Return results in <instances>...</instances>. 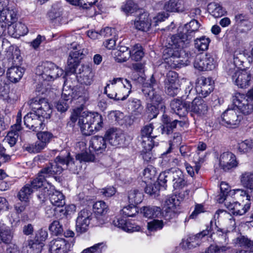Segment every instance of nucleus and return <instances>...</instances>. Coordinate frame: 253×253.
<instances>
[{
  "mask_svg": "<svg viewBox=\"0 0 253 253\" xmlns=\"http://www.w3.org/2000/svg\"><path fill=\"white\" fill-rule=\"evenodd\" d=\"M1 46L2 49H7L8 47V59L10 60L8 62L9 67L6 73L7 77L11 82L17 83L21 79L25 72L24 69L20 66L22 61L20 50L17 47L11 45L8 41L5 39L2 40Z\"/></svg>",
  "mask_w": 253,
  "mask_h": 253,
  "instance_id": "1",
  "label": "nucleus"
},
{
  "mask_svg": "<svg viewBox=\"0 0 253 253\" xmlns=\"http://www.w3.org/2000/svg\"><path fill=\"white\" fill-rule=\"evenodd\" d=\"M107 84L104 92L108 97L115 100L126 99L131 92L132 85L129 81L122 78H114Z\"/></svg>",
  "mask_w": 253,
  "mask_h": 253,
  "instance_id": "2",
  "label": "nucleus"
},
{
  "mask_svg": "<svg viewBox=\"0 0 253 253\" xmlns=\"http://www.w3.org/2000/svg\"><path fill=\"white\" fill-rule=\"evenodd\" d=\"M78 124L84 135H90L102 127V117L98 113L86 115L84 113L79 118Z\"/></svg>",
  "mask_w": 253,
  "mask_h": 253,
  "instance_id": "3",
  "label": "nucleus"
},
{
  "mask_svg": "<svg viewBox=\"0 0 253 253\" xmlns=\"http://www.w3.org/2000/svg\"><path fill=\"white\" fill-rule=\"evenodd\" d=\"M104 223V220L101 217H94L91 211L87 209H83L78 214L76 219V230L77 233L81 234L86 232L89 225L100 226Z\"/></svg>",
  "mask_w": 253,
  "mask_h": 253,
  "instance_id": "4",
  "label": "nucleus"
},
{
  "mask_svg": "<svg viewBox=\"0 0 253 253\" xmlns=\"http://www.w3.org/2000/svg\"><path fill=\"white\" fill-rule=\"evenodd\" d=\"M142 91L149 103L160 106L161 109L163 111H165V106L163 104L161 91L158 88L156 81L153 76L149 82L143 84Z\"/></svg>",
  "mask_w": 253,
  "mask_h": 253,
  "instance_id": "5",
  "label": "nucleus"
},
{
  "mask_svg": "<svg viewBox=\"0 0 253 253\" xmlns=\"http://www.w3.org/2000/svg\"><path fill=\"white\" fill-rule=\"evenodd\" d=\"M63 70L52 62L46 61L38 66L36 70L37 75L42 77L43 80L50 81L63 74Z\"/></svg>",
  "mask_w": 253,
  "mask_h": 253,
  "instance_id": "6",
  "label": "nucleus"
},
{
  "mask_svg": "<svg viewBox=\"0 0 253 253\" xmlns=\"http://www.w3.org/2000/svg\"><path fill=\"white\" fill-rule=\"evenodd\" d=\"M73 50L70 52L66 68L67 73H74L79 64V60L84 58L86 53V50L81 48L77 43L71 44Z\"/></svg>",
  "mask_w": 253,
  "mask_h": 253,
  "instance_id": "7",
  "label": "nucleus"
},
{
  "mask_svg": "<svg viewBox=\"0 0 253 253\" xmlns=\"http://www.w3.org/2000/svg\"><path fill=\"white\" fill-rule=\"evenodd\" d=\"M180 54L181 52L178 50L166 48L163 51V58L171 68H181L187 65L189 62L187 60L181 59Z\"/></svg>",
  "mask_w": 253,
  "mask_h": 253,
  "instance_id": "8",
  "label": "nucleus"
},
{
  "mask_svg": "<svg viewBox=\"0 0 253 253\" xmlns=\"http://www.w3.org/2000/svg\"><path fill=\"white\" fill-rule=\"evenodd\" d=\"M30 105L32 110H35L43 121L44 119L50 118L52 109L44 98H33L30 100Z\"/></svg>",
  "mask_w": 253,
  "mask_h": 253,
  "instance_id": "9",
  "label": "nucleus"
},
{
  "mask_svg": "<svg viewBox=\"0 0 253 253\" xmlns=\"http://www.w3.org/2000/svg\"><path fill=\"white\" fill-rule=\"evenodd\" d=\"M7 0H0V22L6 27V24L9 25L17 20V11L8 5ZM1 25V24H0Z\"/></svg>",
  "mask_w": 253,
  "mask_h": 253,
  "instance_id": "10",
  "label": "nucleus"
},
{
  "mask_svg": "<svg viewBox=\"0 0 253 253\" xmlns=\"http://www.w3.org/2000/svg\"><path fill=\"white\" fill-rule=\"evenodd\" d=\"M190 41L184 33H180L177 35L169 36L166 39L165 45L166 48L181 52V49L186 46Z\"/></svg>",
  "mask_w": 253,
  "mask_h": 253,
  "instance_id": "11",
  "label": "nucleus"
},
{
  "mask_svg": "<svg viewBox=\"0 0 253 253\" xmlns=\"http://www.w3.org/2000/svg\"><path fill=\"white\" fill-rule=\"evenodd\" d=\"M234 105L245 115L251 114L253 111V105L244 94L236 92L232 96Z\"/></svg>",
  "mask_w": 253,
  "mask_h": 253,
  "instance_id": "12",
  "label": "nucleus"
},
{
  "mask_svg": "<svg viewBox=\"0 0 253 253\" xmlns=\"http://www.w3.org/2000/svg\"><path fill=\"white\" fill-rule=\"evenodd\" d=\"M105 136L110 144L113 146L123 147L127 144L125 134L120 129L110 128L106 131Z\"/></svg>",
  "mask_w": 253,
  "mask_h": 253,
  "instance_id": "13",
  "label": "nucleus"
},
{
  "mask_svg": "<svg viewBox=\"0 0 253 253\" xmlns=\"http://www.w3.org/2000/svg\"><path fill=\"white\" fill-rule=\"evenodd\" d=\"M222 125L227 127H235L240 123L242 117L233 109H228L225 110L221 116Z\"/></svg>",
  "mask_w": 253,
  "mask_h": 253,
  "instance_id": "14",
  "label": "nucleus"
},
{
  "mask_svg": "<svg viewBox=\"0 0 253 253\" xmlns=\"http://www.w3.org/2000/svg\"><path fill=\"white\" fill-rule=\"evenodd\" d=\"M194 66L201 71L212 70L215 67V62L209 54L198 55L196 58Z\"/></svg>",
  "mask_w": 253,
  "mask_h": 253,
  "instance_id": "15",
  "label": "nucleus"
},
{
  "mask_svg": "<svg viewBox=\"0 0 253 253\" xmlns=\"http://www.w3.org/2000/svg\"><path fill=\"white\" fill-rule=\"evenodd\" d=\"M220 168L225 171L237 168L238 166V162L236 156L232 152L227 151L222 153L219 159Z\"/></svg>",
  "mask_w": 253,
  "mask_h": 253,
  "instance_id": "16",
  "label": "nucleus"
},
{
  "mask_svg": "<svg viewBox=\"0 0 253 253\" xmlns=\"http://www.w3.org/2000/svg\"><path fill=\"white\" fill-rule=\"evenodd\" d=\"M208 106L202 97H195L192 102H188V112H192L199 116L207 114Z\"/></svg>",
  "mask_w": 253,
  "mask_h": 253,
  "instance_id": "17",
  "label": "nucleus"
},
{
  "mask_svg": "<svg viewBox=\"0 0 253 253\" xmlns=\"http://www.w3.org/2000/svg\"><path fill=\"white\" fill-rule=\"evenodd\" d=\"M33 111V112L28 113L24 117V125L33 131H38L43 128V121L35 112V110Z\"/></svg>",
  "mask_w": 253,
  "mask_h": 253,
  "instance_id": "18",
  "label": "nucleus"
},
{
  "mask_svg": "<svg viewBox=\"0 0 253 253\" xmlns=\"http://www.w3.org/2000/svg\"><path fill=\"white\" fill-rule=\"evenodd\" d=\"M41 183L33 179L30 183L26 184L20 189L17 197L21 202H26L35 190L41 188Z\"/></svg>",
  "mask_w": 253,
  "mask_h": 253,
  "instance_id": "19",
  "label": "nucleus"
},
{
  "mask_svg": "<svg viewBox=\"0 0 253 253\" xmlns=\"http://www.w3.org/2000/svg\"><path fill=\"white\" fill-rule=\"evenodd\" d=\"M233 71H229L228 73L231 75L233 81L235 84L240 88H246L249 86L251 81V74L245 71H235L232 75Z\"/></svg>",
  "mask_w": 253,
  "mask_h": 253,
  "instance_id": "20",
  "label": "nucleus"
},
{
  "mask_svg": "<svg viewBox=\"0 0 253 253\" xmlns=\"http://www.w3.org/2000/svg\"><path fill=\"white\" fill-rule=\"evenodd\" d=\"M49 247L51 253H68L71 244L64 238H57L50 242Z\"/></svg>",
  "mask_w": 253,
  "mask_h": 253,
  "instance_id": "21",
  "label": "nucleus"
},
{
  "mask_svg": "<svg viewBox=\"0 0 253 253\" xmlns=\"http://www.w3.org/2000/svg\"><path fill=\"white\" fill-rule=\"evenodd\" d=\"M211 234V231L209 229L202 231L201 232L188 237L186 240H183L181 243L182 247L185 250L192 249L196 248L199 245L200 243V238H202L205 236Z\"/></svg>",
  "mask_w": 253,
  "mask_h": 253,
  "instance_id": "22",
  "label": "nucleus"
},
{
  "mask_svg": "<svg viewBox=\"0 0 253 253\" xmlns=\"http://www.w3.org/2000/svg\"><path fill=\"white\" fill-rule=\"evenodd\" d=\"M168 176H169V179L172 181L173 187L174 189H182L187 184L185 176L183 172L179 169H170V173Z\"/></svg>",
  "mask_w": 253,
  "mask_h": 253,
  "instance_id": "23",
  "label": "nucleus"
},
{
  "mask_svg": "<svg viewBox=\"0 0 253 253\" xmlns=\"http://www.w3.org/2000/svg\"><path fill=\"white\" fill-rule=\"evenodd\" d=\"M107 147L106 140L102 136H94L89 142V150L90 153L100 154L105 152Z\"/></svg>",
  "mask_w": 253,
  "mask_h": 253,
  "instance_id": "24",
  "label": "nucleus"
},
{
  "mask_svg": "<svg viewBox=\"0 0 253 253\" xmlns=\"http://www.w3.org/2000/svg\"><path fill=\"white\" fill-rule=\"evenodd\" d=\"M224 205L231 213L234 215H241L244 214L251 207L250 203L241 205L237 202L231 203L228 201V200H226V201L224 202Z\"/></svg>",
  "mask_w": 253,
  "mask_h": 253,
  "instance_id": "25",
  "label": "nucleus"
},
{
  "mask_svg": "<svg viewBox=\"0 0 253 253\" xmlns=\"http://www.w3.org/2000/svg\"><path fill=\"white\" fill-rule=\"evenodd\" d=\"M50 190H47V195L52 206L55 207H61L65 205V197L60 192L55 190L53 187H50Z\"/></svg>",
  "mask_w": 253,
  "mask_h": 253,
  "instance_id": "26",
  "label": "nucleus"
},
{
  "mask_svg": "<svg viewBox=\"0 0 253 253\" xmlns=\"http://www.w3.org/2000/svg\"><path fill=\"white\" fill-rule=\"evenodd\" d=\"M200 85L197 87V91L203 97L209 95L213 89V82L210 78L202 77L200 80Z\"/></svg>",
  "mask_w": 253,
  "mask_h": 253,
  "instance_id": "27",
  "label": "nucleus"
},
{
  "mask_svg": "<svg viewBox=\"0 0 253 253\" xmlns=\"http://www.w3.org/2000/svg\"><path fill=\"white\" fill-rule=\"evenodd\" d=\"M113 224L124 231L132 233L135 231H138L140 230V227L129 221H127L122 217L117 218L113 221Z\"/></svg>",
  "mask_w": 253,
  "mask_h": 253,
  "instance_id": "28",
  "label": "nucleus"
},
{
  "mask_svg": "<svg viewBox=\"0 0 253 253\" xmlns=\"http://www.w3.org/2000/svg\"><path fill=\"white\" fill-rule=\"evenodd\" d=\"M188 102L182 101L178 99H174L171 101L170 107L173 112L179 117H184L188 112Z\"/></svg>",
  "mask_w": 253,
  "mask_h": 253,
  "instance_id": "29",
  "label": "nucleus"
},
{
  "mask_svg": "<svg viewBox=\"0 0 253 253\" xmlns=\"http://www.w3.org/2000/svg\"><path fill=\"white\" fill-rule=\"evenodd\" d=\"M164 9L168 12H183L186 7L183 0H169L163 6Z\"/></svg>",
  "mask_w": 253,
  "mask_h": 253,
  "instance_id": "30",
  "label": "nucleus"
},
{
  "mask_svg": "<svg viewBox=\"0 0 253 253\" xmlns=\"http://www.w3.org/2000/svg\"><path fill=\"white\" fill-rule=\"evenodd\" d=\"M94 73L91 68L86 67H84L82 72L80 73L77 76L78 80L81 84L85 85H90L93 82Z\"/></svg>",
  "mask_w": 253,
  "mask_h": 253,
  "instance_id": "31",
  "label": "nucleus"
},
{
  "mask_svg": "<svg viewBox=\"0 0 253 253\" xmlns=\"http://www.w3.org/2000/svg\"><path fill=\"white\" fill-rule=\"evenodd\" d=\"M151 25H152V22L147 13L140 14L138 19L134 22V27L136 29L144 32L148 31Z\"/></svg>",
  "mask_w": 253,
  "mask_h": 253,
  "instance_id": "32",
  "label": "nucleus"
},
{
  "mask_svg": "<svg viewBox=\"0 0 253 253\" xmlns=\"http://www.w3.org/2000/svg\"><path fill=\"white\" fill-rule=\"evenodd\" d=\"M241 184L246 189H249L253 196V172L246 171L242 172L239 177Z\"/></svg>",
  "mask_w": 253,
  "mask_h": 253,
  "instance_id": "33",
  "label": "nucleus"
},
{
  "mask_svg": "<svg viewBox=\"0 0 253 253\" xmlns=\"http://www.w3.org/2000/svg\"><path fill=\"white\" fill-rule=\"evenodd\" d=\"M126 107L135 116L141 114L143 110L141 101L135 98H130L128 99L126 103Z\"/></svg>",
  "mask_w": 253,
  "mask_h": 253,
  "instance_id": "34",
  "label": "nucleus"
},
{
  "mask_svg": "<svg viewBox=\"0 0 253 253\" xmlns=\"http://www.w3.org/2000/svg\"><path fill=\"white\" fill-rule=\"evenodd\" d=\"M141 212L144 216L148 218H159L162 214L161 208L154 206L143 207L141 209Z\"/></svg>",
  "mask_w": 253,
  "mask_h": 253,
  "instance_id": "35",
  "label": "nucleus"
},
{
  "mask_svg": "<svg viewBox=\"0 0 253 253\" xmlns=\"http://www.w3.org/2000/svg\"><path fill=\"white\" fill-rule=\"evenodd\" d=\"M8 33L13 37L23 36L28 33V29L25 24L18 22L13 25H8Z\"/></svg>",
  "mask_w": 253,
  "mask_h": 253,
  "instance_id": "36",
  "label": "nucleus"
},
{
  "mask_svg": "<svg viewBox=\"0 0 253 253\" xmlns=\"http://www.w3.org/2000/svg\"><path fill=\"white\" fill-rule=\"evenodd\" d=\"M220 193L218 196L217 201L219 203H222L228 200L229 197L235 194L234 190H231L225 182H222L220 186Z\"/></svg>",
  "mask_w": 253,
  "mask_h": 253,
  "instance_id": "37",
  "label": "nucleus"
},
{
  "mask_svg": "<svg viewBox=\"0 0 253 253\" xmlns=\"http://www.w3.org/2000/svg\"><path fill=\"white\" fill-rule=\"evenodd\" d=\"M62 159L63 161L62 163L64 169H69L74 173L77 172L78 165L79 163L77 160L75 161L73 158L71 157L69 153L66 157L62 156Z\"/></svg>",
  "mask_w": 253,
  "mask_h": 253,
  "instance_id": "38",
  "label": "nucleus"
},
{
  "mask_svg": "<svg viewBox=\"0 0 253 253\" xmlns=\"http://www.w3.org/2000/svg\"><path fill=\"white\" fill-rule=\"evenodd\" d=\"M143 199V194L141 190L133 189L128 193V200L131 205H138L142 202Z\"/></svg>",
  "mask_w": 253,
  "mask_h": 253,
  "instance_id": "39",
  "label": "nucleus"
},
{
  "mask_svg": "<svg viewBox=\"0 0 253 253\" xmlns=\"http://www.w3.org/2000/svg\"><path fill=\"white\" fill-rule=\"evenodd\" d=\"M62 160V156H59L55 159L54 161L48 164L53 176L55 174H60L64 170Z\"/></svg>",
  "mask_w": 253,
  "mask_h": 253,
  "instance_id": "40",
  "label": "nucleus"
},
{
  "mask_svg": "<svg viewBox=\"0 0 253 253\" xmlns=\"http://www.w3.org/2000/svg\"><path fill=\"white\" fill-rule=\"evenodd\" d=\"M200 26V23L197 20H192L189 23L185 25L186 32L184 34L191 41L194 37L195 32L198 31Z\"/></svg>",
  "mask_w": 253,
  "mask_h": 253,
  "instance_id": "41",
  "label": "nucleus"
},
{
  "mask_svg": "<svg viewBox=\"0 0 253 253\" xmlns=\"http://www.w3.org/2000/svg\"><path fill=\"white\" fill-rule=\"evenodd\" d=\"M155 138H156V136L137 138L138 141L141 142V145L143 148L142 150L146 151H151L154 147L157 146L159 145L158 141H154Z\"/></svg>",
  "mask_w": 253,
  "mask_h": 253,
  "instance_id": "42",
  "label": "nucleus"
},
{
  "mask_svg": "<svg viewBox=\"0 0 253 253\" xmlns=\"http://www.w3.org/2000/svg\"><path fill=\"white\" fill-rule=\"evenodd\" d=\"M234 244L236 246L253 250V241H251L247 237L245 236H240L235 239Z\"/></svg>",
  "mask_w": 253,
  "mask_h": 253,
  "instance_id": "43",
  "label": "nucleus"
},
{
  "mask_svg": "<svg viewBox=\"0 0 253 253\" xmlns=\"http://www.w3.org/2000/svg\"><path fill=\"white\" fill-rule=\"evenodd\" d=\"M208 8L212 15L214 17H219L224 15L225 10L218 3L211 2L208 6Z\"/></svg>",
  "mask_w": 253,
  "mask_h": 253,
  "instance_id": "44",
  "label": "nucleus"
},
{
  "mask_svg": "<svg viewBox=\"0 0 253 253\" xmlns=\"http://www.w3.org/2000/svg\"><path fill=\"white\" fill-rule=\"evenodd\" d=\"M112 31H114V29L110 27H106L103 30H101L100 33L93 31H89L87 32V36L93 40L99 39L101 36L108 37L112 35Z\"/></svg>",
  "mask_w": 253,
  "mask_h": 253,
  "instance_id": "45",
  "label": "nucleus"
},
{
  "mask_svg": "<svg viewBox=\"0 0 253 253\" xmlns=\"http://www.w3.org/2000/svg\"><path fill=\"white\" fill-rule=\"evenodd\" d=\"M51 176H53V175L47 165L39 172L37 177L34 179L37 182L39 181H40L41 183V186H42L45 178Z\"/></svg>",
  "mask_w": 253,
  "mask_h": 253,
  "instance_id": "46",
  "label": "nucleus"
},
{
  "mask_svg": "<svg viewBox=\"0 0 253 253\" xmlns=\"http://www.w3.org/2000/svg\"><path fill=\"white\" fill-rule=\"evenodd\" d=\"M93 210L97 216H102L107 212L108 209V206L104 201H99L93 204Z\"/></svg>",
  "mask_w": 253,
  "mask_h": 253,
  "instance_id": "47",
  "label": "nucleus"
},
{
  "mask_svg": "<svg viewBox=\"0 0 253 253\" xmlns=\"http://www.w3.org/2000/svg\"><path fill=\"white\" fill-rule=\"evenodd\" d=\"M210 42L211 40L209 38L202 36L195 40V47L199 51H205L208 48Z\"/></svg>",
  "mask_w": 253,
  "mask_h": 253,
  "instance_id": "48",
  "label": "nucleus"
},
{
  "mask_svg": "<svg viewBox=\"0 0 253 253\" xmlns=\"http://www.w3.org/2000/svg\"><path fill=\"white\" fill-rule=\"evenodd\" d=\"M181 140V137L179 133H174L173 134L172 138L169 141V148L162 154V157L165 159L167 155L171 153L173 146L178 145Z\"/></svg>",
  "mask_w": 253,
  "mask_h": 253,
  "instance_id": "49",
  "label": "nucleus"
},
{
  "mask_svg": "<svg viewBox=\"0 0 253 253\" xmlns=\"http://www.w3.org/2000/svg\"><path fill=\"white\" fill-rule=\"evenodd\" d=\"M43 243L34 240L29 241L28 246H26L28 253H40L42 249Z\"/></svg>",
  "mask_w": 253,
  "mask_h": 253,
  "instance_id": "50",
  "label": "nucleus"
},
{
  "mask_svg": "<svg viewBox=\"0 0 253 253\" xmlns=\"http://www.w3.org/2000/svg\"><path fill=\"white\" fill-rule=\"evenodd\" d=\"M194 160L195 161V166L194 168L187 162L184 163V166L188 173L192 177L194 175L195 171L196 173L198 172L201 168L200 164L204 162L203 158H198L197 161H196V157H194Z\"/></svg>",
  "mask_w": 253,
  "mask_h": 253,
  "instance_id": "51",
  "label": "nucleus"
},
{
  "mask_svg": "<svg viewBox=\"0 0 253 253\" xmlns=\"http://www.w3.org/2000/svg\"><path fill=\"white\" fill-rule=\"evenodd\" d=\"M12 238L10 229L7 226L0 227V240L5 244H8Z\"/></svg>",
  "mask_w": 253,
  "mask_h": 253,
  "instance_id": "52",
  "label": "nucleus"
},
{
  "mask_svg": "<svg viewBox=\"0 0 253 253\" xmlns=\"http://www.w3.org/2000/svg\"><path fill=\"white\" fill-rule=\"evenodd\" d=\"M180 202L176 195L168 196L165 202V208L171 209H178Z\"/></svg>",
  "mask_w": 253,
  "mask_h": 253,
  "instance_id": "53",
  "label": "nucleus"
},
{
  "mask_svg": "<svg viewBox=\"0 0 253 253\" xmlns=\"http://www.w3.org/2000/svg\"><path fill=\"white\" fill-rule=\"evenodd\" d=\"M46 146L44 143L39 140L35 143L28 145L26 147V150L30 153H37L41 152Z\"/></svg>",
  "mask_w": 253,
  "mask_h": 253,
  "instance_id": "54",
  "label": "nucleus"
},
{
  "mask_svg": "<svg viewBox=\"0 0 253 253\" xmlns=\"http://www.w3.org/2000/svg\"><path fill=\"white\" fill-rule=\"evenodd\" d=\"M144 55V52L141 46L138 44L133 46V49L131 51L130 57L136 61L140 60Z\"/></svg>",
  "mask_w": 253,
  "mask_h": 253,
  "instance_id": "55",
  "label": "nucleus"
},
{
  "mask_svg": "<svg viewBox=\"0 0 253 253\" xmlns=\"http://www.w3.org/2000/svg\"><path fill=\"white\" fill-rule=\"evenodd\" d=\"M122 214L127 217H133L138 212L135 205H129L124 207L122 210Z\"/></svg>",
  "mask_w": 253,
  "mask_h": 253,
  "instance_id": "56",
  "label": "nucleus"
},
{
  "mask_svg": "<svg viewBox=\"0 0 253 253\" xmlns=\"http://www.w3.org/2000/svg\"><path fill=\"white\" fill-rule=\"evenodd\" d=\"M48 229L52 234L55 235L61 234L63 231V226L58 220L53 221L49 225Z\"/></svg>",
  "mask_w": 253,
  "mask_h": 253,
  "instance_id": "57",
  "label": "nucleus"
},
{
  "mask_svg": "<svg viewBox=\"0 0 253 253\" xmlns=\"http://www.w3.org/2000/svg\"><path fill=\"white\" fill-rule=\"evenodd\" d=\"M137 9L138 5L131 0H127L126 3L122 6V10L126 14L132 13L135 12Z\"/></svg>",
  "mask_w": 253,
  "mask_h": 253,
  "instance_id": "58",
  "label": "nucleus"
},
{
  "mask_svg": "<svg viewBox=\"0 0 253 253\" xmlns=\"http://www.w3.org/2000/svg\"><path fill=\"white\" fill-rule=\"evenodd\" d=\"M253 146V143L250 140H245L238 143V149L241 153H247L250 151Z\"/></svg>",
  "mask_w": 253,
  "mask_h": 253,
  "instance_id": "59",
  "label": "nucleus"
},
{
  "mask_svg": "<svg viewBox=\"0 0 253 253\" xmlns=\"http://www.w3.org/2000/svg\"><path fill=\"white\" fill-rule=\"evenodd\" d=\"M19 136V131L11 129L7 134L5 140L11 147L13 146L16 143Z\"/></svg>",
  "mask_w": 253,
  "mask_h": 253,
  "instance_id": "60",
  "label": "nucleus"
},
{
  "mask_svg": "<svg viewBox=\"0 0 253 253\" xmlns=\"http://www.w3.org/2000/svg\"><path fill=\"white\" fill-rule=\"evenodd\" d=\"M166 93L171 96H174L178 94L180 90L179 84H170L165 86Z\"/></svg>",
  "mask_w": 253,
  "mask_h": 253,
  "instance_id": "61",
  "label": "nucleus"
},
{
  "mask_svg": "<svg viewBox=\"0 0 253 253\" xmlns=\"http://www.w3.org/2000/svg\"><path fill=\"white\" fill-rule=\"evenodd\" d=\"M164 212H162L161 216H163L166 220H170L175 218L178 214V209H171L165 208Z\"/></svg>",
  "mask_w": 253,
  "mask_h": 253,
  "instance_id": "62",
  "label": "nucleus"
},
{
  "mask_svg": "<svg viewBox=\"0 0 253 253\" xmlns=\"http://www.w3.org/2000/svg\"><path fill=\"white\" fill-rule=\"evenodd\" d=\"M159 190L160 186L157 183L147 185L145 188V193L154 197L159 195Z\"/></svg>",
  "mask_w": 253,
  "mask_h": 253,
  "instance_id": "63",
  "label": "nucleus"
},
{
  "mask_svg": "<svg viewBox=\"0 0 253 253\" xmlns=\"http://www.w3.org/2000/svg\"><path fill=\"white\" fill-rule=\"evenodd\" d=\"M38 139L44 143L45 146L49 143L53 137V134L48 131H41L37 134Z\"/></svg>",
  "mask_w": 253,
  "mask_h": 253,
  "instance_id": "64",
  "label": "nucleus"
}]
</instances>
